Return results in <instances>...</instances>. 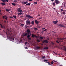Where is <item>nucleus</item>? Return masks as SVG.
Here are the masks:
<instances>
[{"mask_svg":"<svg viewBox=\"0 0 66 66\" xmlns=\"http://www.w3.org/2000/svg\"><path fill=\"white\" fill-rule=\"evenodd\" d=\"M30 3H28V4H26V5H27L29 6V5H30Z\"/></svg>","mask_w":66,"mask_h":66,"instance_id":"473e14b6","label":"nucleus"},{"mask_svg":"<svg viewBox=\"0 0 66 66\" xmlns=\"http://www.w3.org/2000/svg\"><path fill=\"white\" fill-rule=\"evenodd\" d=\"M27 3H28V2L26 1V2H24L23 4H26Z\"/></svg>","mask_w":66,"mask_h":66,"instance_id":"5701e85b","label":"nucleus"},{"mask_svg":"<svg viewBox=\"0 0 66 66\" xmlns=\"http://www.w3.org/2000/svg\"><path fill=\"white\" fill-rule=\"evenodd\" d=\"M47 30V29H45L44 30V31H46Z\"/></svg>","mask_w":66,"mask_h":66,"instance_id":"09e8293b","label":"nucleus"},{"mask_svg":"<svg viewBox=\"0 0 66 66\" xmlns=\"http://www.w3.org/2000/svg\"><path fill=\"white\" fill-rule=\"evenodd\" d=\"M34 4L36 5V4H37V2H34Z\"/></svg>","mask_w":66,"mask_h":66,"instance_id":"c9c22d12","label":"nucleus"},{"mask_svg":"<svg viewBox=\"0 0 66 66\" xmlns=\"http://www.w3.org/2000/svg\"><path fill=\"white\" fill-rule=\"evenodd\" d=\"M55 3L54 2L53 3V4H52V5H53V6H55Z\"/></svg>","mask_w":66,"mask_h":66,"instance_id":"cd10ccee","label":"nucleus"},{"mask_svg":"<svg viewBox=\"0 0 66 66\" xmlns=\"http://www.w3.org/2000/svg\"><path fill=\"white\" fill-rule=\"evenodd\" d=\"M6 1L7 2H8L9 1L8 0H6Z\"/></svg>","mask_w":66,"mask_h":66,"instance_id":"5fc2aeb1","label":"nucleus"},{"mask_svg":"<svg viewBox=\"0 0 66 66\" xmlns=\"http://www.w3.org/2000/svg\"><path fill=\"white\" fill-rule=\"evenodd\" d=\"M10 18L11 19H12V18H13V17L12 16H10Z\"/></svg>","mask_w":66,"mask_h":66,"instance_id":"49530a36","label":"nucleus"},{"mask_svg":"<svg viewBox=\"0 0 66 66\" xmlns=\"http://www.w3.org/2000/svg\"><path fill=\"white\" fill-rule=\"evenodd\" d=\"M21 3L22 4H24V2H21Z\"/></svg>","mask_w":66,"mask_h":66,"instance_id":"4d7b16f0","label":"nucleus"},{"mask_svg":"<svg viewBox=\"0 0 66 66\" xmlns=\"http://www.w3.org/2000/svg\"><path fill=\"white\" fill-rule=\"evenodd\" d=\"M58 26H60V27H62L63 28H65V26L64 25H62L61 24H59L58 25Z\"/></svg>","mask_w":66,"mask_h":66,"instance_id":"7ed1b4c3","label":"nucleus"},{"mask_svg":"<svg viewBox=\"0 0 66 66\" xmlns=\"http://www.w3.org/2000/svg\"><path fill=\"white\" fill-rule=\"evenodd\" d=\"M44 62H48V60H44Z\"/></svg>","mask_w":66,"mask_h":66,"instance_id":"f704fd0d","label":"nucleus"},{"mask_svg":"<svg viewBox=\"0 0 66 66\" xmlns=\"http://www.w3.org/2000/svg\"><path fill=\"white\" fill-rule=\"evenodd\" d=\"M4 17H6V18L8 17L7 16H6V15Z\"/></svg>","mask_w":66,"mask_h":66,"instance_id":"680f3d73","label":"nucleus"},{"mask_svg":"<svg viewBox=\"0 0 66 66\" xmlns=\"http://www.w3.org/2000/svg\"><path fill=\"white\" fill-rule=\"evenodd\" d=\"M21 26H24V24H21Z\"/></svg>","mask_w":66,"mask_h":66,"instance_id":"ea45409f","label":"nucleus"},{"mask_svg":"<svg viewBox=\"0 0 66 66\" xmlns=\"http://www.w3.org/2000/svg\"><path fill=\"white\" fill-rule=\"evenodd\" d=\"M33 1V0H29V1Z\"/></svg>","mask_w":66,"mask_h":66,"instance_id":"e2e57ef3","label":"nucleus"},{"mask_svg":"<svg viewBox=\"0 0 66 66\" xmlns=\"http://www.w3.org/2000/svg\"><path fill=\"white\" fill-rule=\"evenodd\" d=\"M59 39H60V40H62V38H60Z\"/></svg>","mask_w":66,"mask_h":66,"instance_id":"bf43d9fd","label":"nucleus"},{"mask_svg":"<svg viewBox=\"0 0 66 66\" xmlns=\"http://www.w3.org/2000/svg\"><path fill=\"white\" fill-rule=\"evenodd\" d=\"M37 41L38 43H39L40 42V41L39 40V39H37Z\"/></svg>","mask_w":66,"mask_h":66,"instance_id":"bb28decb","label":"nucleus"},{"mask_svg":"<svg viewBox=\"0 0 66 66\" xmlns=\"http://www.w3.org/2000/svg\"><path fill=\"white\" fill-rule=\"evenodd\" d=\"M11 4H12V5H13L14 6L16 5V4H15V3H12Z\"/></svg>","mask_w":66,"mask_h":66,"instance_id":"aec40b11","label":"nucleus"},{"mask_svg":"<svg viewBox=\"0 0 66 66\" xmlns=\"http://www.w3.org/2000/svg\"><path fill=\"white\" fill-rule=\"evenodd\" d=\"M19 14L20 15H21V14H22V13H21V12H20V13H19Z\"/></svg>","mask_w":66,"mask_h":66,"instance_id":"79ce46f5","label":"nucleus"},{"mask_svg":"<svg viewBox=\"0 0 66 66\" xmlns=\"http://www.w3.org/2000/svg\"><path fill=\"white\" fill-rule=\"evenodd\" d=\"M42 58L43 59H44L45 58V56H44Z\"/></svg>","mask_w":66,"mask_h":66,"instance_id":"37998d69","label":"nucleus"},{"mask_svg":"<svg viewBox=\"0 0 66 66\" xmlns=\"http://www.w3.org/2000/svg\"><path fill=\"white\" fill-rule=\"evenodd\" d=\"M43 43L44 44L45 43L46 44H48V40H44L43 41Z\"/></svg>","mask_w":66,"mask_h":66,"instance_id":"0eeeda50","label":"nucleus"},{"mask_svg":"<svg viewBox=\"0 0 66 66\" xmlns=\"http://www.w3.org/2000/svg\"><path fill=\"white\" fill-rule=\"evenodd\" d=\"M26 24L27 25H30L31 23V22H30V21L29 20L26 21Z\"/></svg>","mask_w":66,"mask_h":66,"instance_id":"39448f33","label":"nucleus"},{"mask_svg":"<svg viewBox=\"0 0 66 66\" xmlns=\"http://www.w3.org/2000/svg\"><path fill=\"white\" fill-rule=\"evenodd\" d=\"M0 11L1 12L2 11V10H0Z\"/></svg>","mask_w":66,"mask_h":66,"instance_id":"774afa93","label":"nucleus"},{"mask_svg":"<svg viewBox=\"0 0 66 66\" xmlns=\"http://www.w3.org/2000/svg\"><path fill=\"white\" fill-rule=\"evenodd\" d=\"M58 41H60V40H59V39H57V40L56 41V42L57 43H59L60 42H58Z\"/></svg>","mask_w":66,"mask_h":66,"instance_id":"a211bd4d","label":"nucleus"},{"mask_svg":"<svg viewBox=\"0 0 66 66\" xmlns=\"http://www.w3.org/2000/svg\"><path fill=\"white\" fill-rule=\"evenodd\" d=\"M6 11H7V12H9L10 10H8V9H7L6 10Z\"/></svg>","mask_w":66,"mask_h":66,"instance_id":"c85d7f7f","label":"nucleus"},{"mask_svg":"<svg viewBox=\"0 0 66 66\" xmlns=\"http://www.w3.org/2000/svg\"><path fill=\"white\" fill-rule=\"evenodd\" d=\"M0 25L1 26V28H4V29H5V27H4V26H2V24L1 23H0Z\"/></svg>","mask_w":66,"mask_h":66,"instance_id":"9b49d317","label":"nucleus"},{"mask_svg":"<svg viewBox=\"0 0 66 66\" xmlns=\"http://www.w3.org/2000/svg\"><path fill=\"white\" fill-rule=\"evenodd\" d=\"M20 14H19V13H18V16H19L20 15Z\"/></svg>","mask_w":66,"mask_h":66,"instance_id":"69168bd1","label":"nucleus"},{"mask_svg":"<svg viewBox=\"0 0 66 66\" xmlns=\"http://www.w3.org/2000/svg\"><path fill=\"white\" fill-rule=\"evenodd\" d=\"M31 35L33 38H34V37L36 38H37L38 37V36H36V35H34V34H32Z\"/></svg>","mask_w":66,"mask_h":66,"instance_id":"1a4fd4ad","label":"nucleus"},{"mask_svg":"<svg viewBox=\"0 0 66 66\" xmlns=\"http://www.w3.org/2000/svg\"><path fill=\"white\" fill-rule=\"evenodd\" d=\"M3 19L5 18V17H4V16H3Z\"/></svg>","mask_w":66,"mask_h":66,"instance_id":"603ef678","label":"nucleus"},{"mask_svg":"<svg viewBox=\"0 0 66 66\" xmlns=\"http://www.w3.org/2000/svg\"><path fill=\"white\" fill-rule=\"evenodd\" d=\"M44 50H46V49H48V47H45L44 48Z\"/></svg>","mask_w":66,"mask_h":66,"instance_id":"6ab92c4d","label":"nucleus"},{"mask_svg":"<svg viewBox=\"0 0 66 66\" xmlns=\"http://www.w3.org/2000/svg\"><path fill=\"white\" fill-rule=\"evenodd\" d=\"M13 38L12 37H11L10 38V39L11 40H12V39H13Z\"/></svg>","mask_w":66,"mask_h":66,"instance_id":"c03bdc74","label":"nucleus"},{"mask_svg":"<svg viewBox=\"0 0 66 66\" xmlns=\"http://www.w3.org/2000/svg\"><path fill=\"white\" fill-rule=\"evenodd\" d=\"M34 21H32L31 22V24L32 25H34Z\"/></svg>","mask_w":66,"mask_h":66,"instance_id":"2eb2a0df","label":"nucleus"},{"mask_svg":"<svg viewBox=\"0 0 66 66\" xmlns=\"http://www.w3.org/2000/svg\"><path fill=\"white\" fill-rule=\"evenodd\" d=\"M65 39H65V38H62V40Z\"/></svg>","mask_w":66,"mask_h":66,"instance_id":"a18cd8bd","label":"nucleus"},{"mask_svg":"<svg viewBox=\"0 0 66 66\" xmlns=\"http://www.w3.org/2000/svg\"><path fill=\"white\" fill-rule=\"evenodd\" d=\"M1 1H2L4 3H6V0H1Z\"/></svg>","mask_w":66,"mask_h":66,"instance_id":"f3484780","label":"nucleus"},{"mask_svg":"<svg viewBox=\"0 0 66 66\" xmlns=\"http://www.w3.org/2000/svg\"><path fill=\"white\" fill-rule=\"evenodd\" d=\"M36 48H37V49L39 50L40 49V47H39L38 46V47H37Z\"/></svg>","mask_w":66,"mask_h":66,"instance_id":"c756f323","label":"nucleus"},{"mask_svg":"<svg viewBox=\"0 0 66 66\" xmlns=\"http://www.w3.org/2000/svg\"><path fill=\"white\" fill-rule=\"evenodd\" d=\"M25 49H28V47H27H27H25Z\"/></svg>","mask_w":66,"mask_h":66,"instance_id":"3c124183","label":"nucleus"},{"mask_svg":"<svg viewBox=\"0 0 66 66\" xmlns=\"http://www.w3.org/2000/svg\"><path fill=\"white\" fill-rule=\"evenodd\" d=\"M55 3H56V4H59L60 3L59 1L58 0H55Z\"/></svg>","mask_w":66,"mask_h":66,"instance_id":"423d86ee","label":"nucleus"},{"mask_svg":"<svg viewBox=\"0 0 66 66\" xmlns=\"http://www.w3.org/2000/svg\"><path fill=\"white\" fill-rule=\"evenodd\" d=\"M35 23H36V24H38L39 22V21H38L37 20H36L35 21Z\"/></svg>","mask_w":66,"mask_h":66,"instance_id":"ddd939ff","label":"nucleus"},{"mask_svg":"<svg viewBox=\"0 0 66 66\" xmlns=\"http://www.w3.org/2000/svg\"><path fill=\"white\" fill-rule=\"evenodd\" d=\"M7 18H8V17H6L5 18V19H6V20H7Z\"/></svg>","mask_w":66,"mask_h":66,"instance_id":"4c0bfd02","label":"nucleus"},{"mask_svg":"<svg viewBox=\"0 0 66 66\" xmlns=\"http://www.w3.org/2000/svg\"><path fill=\"white\" fill-rule=\"evenodd\" d=\"M1 4L2 5H6V4H5V3H1Z\"/></svg>","mask_w":66,"mask_h":66,"instance_id":"b1692460","label":"nucleus"},{"mask_svg":"<svg viewBox=\"0 0 66 66\" xmlns=\"http://www.w3.org/2000/svg\"><path fill=\"white\" fill-rule=\"evenodd\" d=\"M17 11L18 12H23L22 10H21V9L20 8H19L17 9Z\"/></svg>","mask_w":66,"mask_h":66,"instance_id":"20e7f679","label":"nucleus"},{"mask_svg":"<svg viewBox=\"0 0 66 66\" xmlns=\"http://www.w3.org/2000/svg\"><path fill=\"white\" fill-rule=\"evenodd\" d=\"M45 37H42V36H40L39 37V38L41 39H44V38H45Z\"/></svg>","mask_w":66,"mask_h":66,"instance_id":"4468645a","label":"nucleus"},{"mask_svg":"<svg viewBox=\"0 0 66 66\" xmlns=\"http://www.w3.org/2000/svg\"><path fill=\"white\" fill-rule=\"evenodd\" d=\"M57 39H59L60 38H57Z\"/></svg>","mask_w":66,"mask_h":66,"instance_id":"0e129e2a","label":"nucleus"},{"mask_svg":"<svg viewBox=\"0 0 66 66\" xmlns=\"http://www.w3.org/2000/svg\"><path fill=\"white\" fill-rule=\"evenodd\" d=\"M46 63H48V65H51V64H50V63L49 62H46Z\"/></svg>","mask_w":66,"mask_h":66,"instance_id":"4be33fe9","label":"nucleus"},{"mask_svg":"<svg viewBox=\"0 0 66 66\" xmlns=\"http://www.w3.org/2000/svg\"><path fill=\"white\" fill-rule=\"evenodd\" d=\"M28 35V34L27 33H24L23 35H22V36L23 37H26L27 35Z\"/></svg>","mask_w":66,"mask_h":66,"instance_id":"6e6552de","label":"nucleus"},{"mask_svg":"<svg viewBox=\"0 0 66 66\" xmlns=\"http://www.w3.org/2000/svg\"><path fill=\"white\" fill-rule=\"evenodd\" d=\"M14 2L15 3H18V2L17 1V0H14Z\"/></svg>","mask_w":66,"mask_h":66,"instance_id":"393cba45","label":"nucleus"},{"mask_svg":"<svg viewBox=\"0 0 66 66\" xmlns=\"http://www.w3.org/2000/svg\"><path fill=\"white\" fill-rule=\"evenodd\" d=\"M51 1L52 2H53L54 1V0H51Z\"/></svg>","mask_w":66,"mask_h":66,"instance_id":"338daca9","label":"nucleus"},{"mask_svg":"<svg viewBox=\"0 0 66 66\" xmlns=\"http://www.w3.org/2000/svg\"><path fill=\"white\" fill-rule=\"evenodd\" d=\"M34 30L35 31H36L38 30V29L37 28H34Z\"/></svg>","mask_w":66,"mask_h":66,"instance_id":"412c9836","label":"nucleus"},{"mask_svg":"<svg viewBox=\"0 0 66 66\" xmlns=\"http://www.w3.org/2000/svg\"><path fill=\"white\" fill-rule=\"evenodd\" d=\"M38 16H39L40 15V14H38Z\"/></svg>","mask_w":66,"mask_h":66,"instance_id":"864d4df0","label":"nucleus"},{"mask_svg":"<svg viewBox=\"0 0 66 66\" xmlns=\"http://www.w3.org/2000/svg\"><path fill=\"white\" fill-rule=\"evenodd\" d=\"M60 11H63V12H64V10H63L62 9H61L60 10Z\"/></svg>","mask_w":66,"mask_h":66,"instance_id":"e433bc0d","label":"nucleus"},{"mask_svg":"<svg viewBox=\"0 0 66 66\" xmlns=\"http://www.w3.org/2000/svg\"><path fill=\"white\" fill-rule=\"evenodd\" d=\"M58 21L57 20H56V21H54L53 22V23L54 24H56L58 22Z\"/></svg>","mask_w":66,"mask_h":66,"instance_id":"9d476101","label":"nucleus"},{"mask_svg":"<svg viewBox=\"0 0 66 66\" xmlns=\"http://www.w3.org/2000/svg\"><path fill=\"white\" fill-rule=\"evenodd\" d=\"M28 38V39L29 40H31V38Z\"/></svg>","mask_w":66,"mask_h":66,"instance_id":"72a5a7b5","label":"nucleus"},{"mask_svg":"<svg viewBox=\"0 0 66 66\" xmlns=\"http://www.w3.org/2000/svg\"><path fill=\"white\" fill-rule=\"evenodd\" d=\"M43 18L42 17L41 18H39V20H40V19H42Z\"/></svg>","mask_w":66,"mask_h":66,"instance_id":"de8ad7c7","label":"nucleus"},{"mask_svg":"<svg viewBox=\"0 0 66 66\" xmlns=\"http://www.w3.org/2000/svg\"><path fill=\"white\" fill-rule=\"evenodd\" d=\"M51 44L52 45H54V43L52 42L51 43Z\"/></svg>","mask_w":66,"mask_h":66,"instance_id":"8fccbe9b","label":"nucleus"},{"mask_svg":"<svg viewBox=\"0 0 66 66\" xmlns=\"http://www.w3.org/2000/svg\"><path fill=\"white\" fill-rule=\"evenodd\" d=\"M54 63V62L53 61H52V62H51V64H53Z\"/></svg>","mask_w":66,"mask_h":66,"instance_id":"2f4dec72","label":"nucleus"},{"mask_svg":"<svg viewBox=\"0 0 66 66\" xmlns=\"http://www.w3.org/2000/svg\"><path fill=\"white\" fill-rule=\"evenodd\" d=\"M27 36V37L28 38H29L30 36H31V34H28Z\"/></svg>","mask_w":66,"mask_h":66,"instance_id":"f8f14e48","label":"nucleus"},{"mask_svg":"<svg viewBox=\"0 0 66 66\" xmlns=\"http://www.w3.org/2000/svg\"><path fill=\"white\" fill-rule=\"evenodd\" d=\"M65 13H66V11H63V14L65 15Z\"/></svg>","mask_w":66,"mask_h":66,"instance_id":"a878e982","label":"nucleus"},{"mask_svg":"<svg viewBox=\"0 0 66 66\" xmlns=\"http://www.w3.org/2000/svg\"><path fill=\"white\" fill-rule=\"evenodd\" d=\"M25 27H26V29H27V28L28 27V26L26 25V26H25Z\"/></svg>","mask_w":66,"mask_h":66,"instance_id":"58836bf2","label":"nucleus"},{"mask_svg":"<svg viewBox=\"0 0 66 66\" xmlns=\"http://www.w3.org/2000/svg\"><path fill=\"white\" fill-rule=\"evenodd\" d=\"M45 28H42V30H44L45 29Z\"/></svg>","mask_w":66,"mask_h":66,"instance_id":"13d9d810","label":"nucleus"},{"mask_svg":"<svg viewBox=\"0 0 66 66\" xmlns=\"http://www.w3.org/2000/svg\"><path fill=\"white\" fill-rule=\"evenodd\" d=\"M26 17L27 18H33V17H32L31 15L28 14L26 15Z\"/></svg>","mask_w":66,"mask_h":66,"instance_id":"f257e3e1","label":"nucleus"},{"mask_svg":"<svg viewBox=\"0 0 66 66\" xmlns=\"http://www.w3.org/2000/svg\"><path fill=\"white\" fill-rule=\"evenodd\" d=\"M14 38H12V39H13V41H14Z\"/></svg>","mask_w":66,"mask_h":66,"instance_id":"6e6d98bb","label":"nucleus"},{"mask_svg":"<svg viewBox=\"0 0 66 66\" xmlns=\"http://www.w3.org/2000/svg\"><path fill=\"white\" fill-rule=\"evenodd\" d=\"M13 17H14V18L15 19H16V16L13 15Z\"/></svg>","mask_w":66,"mask_h":66,"instance_id":"7c9ffc66","label":"nucleus"},{"mask_svg":"<svg viewBox=\"0 0 66 66\" xmlns=\"http://www.w3.org/2000/svg\"><path fill=\"white\" fill-rule=\"evenodd\" d=\"M63 48H64V49H63V50H64L66 52V47H65V46H64L63 47Z\"/></svg>","mask_w":66,"mask_h":66,"instance_id":"dca6fc26","label":"nucleus"},{"mask_svg":"<svg viewBox=\"0 0 66 66\" xmlns=\"http://www.w3.org/2000/svg\"><path fill=\"white\" fill-rule=\"evenodd\" d=\"M26 32L28 33V35H29L30 34H31V30L29 29H27L26 30Z\"/></svg>","mask_w":66,"mask_h":66,"instance_id":"f03ea898","label":"nucleus"},{"mask_svg":"<svg viewBox=\"0 0 66 66\" xmlns=\"http://www.w3.org/2000/svg\"><path fill=\"white\" fill-rule=\"evenodd\" d=\"M27 44V42H26L25 43V44L26 45Z\"/></svg>","mask_w":66,"mask_h":66,"instance_id":"052dcab7","label":"nucleus"},{"mask_svg":"<svg viewBox=\"0 0 66 66\" xmlns=\"http://www.w3.org/2000/svg\"><path fill=\"white\" fill-rule=\"evenodd\" d=\"M52 32H53L54 33H55V34L56 33V32L55 31H52Z\"/></svg>","mask_w":66,"mask_h":66,"instance_id":"a19ab883","label":"nucleus"}]
</instances>
